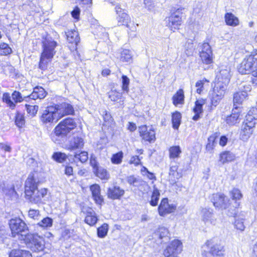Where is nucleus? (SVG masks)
I'll return each instance as SVG.
<instances>
[{"label":"nucleus","instance_id":"5","mask_svg":"<svg viewBox=\"0 0 257 257\" xmlns=\"http://www.w3.org/2000/svg\"><path fill=\"white\" fill-rule=\"evenodd\" d=\"M238 72L242 74L252 73L257 77V50L246 55L238 67Z\"/></svg>","mask_w":257,"mask_h":257},{"label":"nucleus","instance_id":"52","mask_svg":"<svg viewBox=\"0 0 257 257\" xmlns=\"http://www.w3.org/2000/svg\"><path fill=\"white\" fill-rule=\"evenodd\" d=\"M122 96V93L115 90H112L109 92V97L112 101H117Z\"/></svg>","mask_w":257,"mask_h":257},{"label":"nucleus","instance_id":"18","mask_svg":"<svg viewBox=\"0 0 257 257\" xmlns=\"http://www.w3.org/2000/svg\"><path fill=\"white\" fill-rule=\"evenodd\" d=\"M211 202L216 208H220L228 210L230 208V203L228 205L225 203V196L222 194H214L211 198Z\"/></svg>","mask_w":257,"mask_h":257},{"label":"nucleus","instance_id":"9","mask_svg":"<svg viewBox=\"0 0 257 257\" xmlns=\"http://www.w3.org/2000/svg\"><path fill=\"white\" fill-rule=\"evenodd\" d=\"M233 203H230V208L228 210L227 215L229 216H235L240 206L239 201L242 197L240 191L236 188L233 189L230 192Z\"/></svg>","mask_w":257,"mask_h":257},{"label":"nucleus","instance_id":"33","mask_svg":"<svg viewBox=\"0 0 257 257\" xmlns=\"http://www.w3.org/2000/svg\"><path fill=\"white\" fill-rule=\"evenodd\" d=\"M235 158V155L230 151H224L220 154L219 161L225 164L233 161Z\"/></svg>","mask_w":257,"mask_h":257},{"label":"nucleus","instance_id":"2","mask_svg":"<svg viewBox=\"0 0 257 257\" xmlns=\"http://www.w3.org/2000/svg\"><path fill=\"white\" fill-rule=\"evenodd\" d=\"M74 112L72 105L66 102L47 106L40 116L41 121L45 124L56 122L64 115L73 114Z\"/></svg>","mask_w":257,"mask_h":257},{"label":"nucleus","instance_id":"51","mask_svg":"<svg viewBox=\"0 0 257 257\" xmlns=\"http://www.w3.org/2000/svg\"><path fill=\"white\" fill-rule=\"evenodd\" d=\"M235 228L240 231H242L245 229V225L244 224V219L243 218H236L234 223Z\"/></svg>","mask_w":257,"mask_h":257},{"label":"nucleus","instance_id":"44","mask_svg":"<svg viewBox=\"0 0 257 257\" xmlns=\"http://www.w3.org/2000/svg\"><path fill=\"white\" fill-rule=\"evenodd\" d=\"M25 123V120L24 115L21 113H17L15 117L16 125L21 128L24 125Z\"/></svg>","mask_w":257,"mask_h":257},{"label":"nucleus","instance_id":"45","mask_svg":"<svg viewBox=\"0 0 257 257\" xmlns=\"http://www.w3.org/2000/svg\"><path fill=\"white\" fill-rule=\"evenodd\" d=\"M123 157V153L121 151L119 152L112 155L111 158V161L113 164H119L122 162Z\"/></svg>","mask_w":257,"mask_h":257},{"label":"nucleus","instance_id":"25","mask_svg":"<svg viewBox=\"0 0 257 257\" xmlns=\"http://www.w3.org/2000/svg\"><path fill=\"white\" fill-rule=\"evenodd\" d=\"M239 112L237 110V106H235L232 110V113L228 116L226 119V123L229 125H233L239 122Z\"/></svg>","mask_w":257,"mask_h":257},{"label":"nucleus","instance_id":"39","mask_svg":"<svg viewBox=\"0 0 257 257\" xmlns=\"http://www.w3.org/2000/svg\"><path fill=\"white\" fill-rule=\"evenodd\" d=\"M155 233L160 239L164 238L166 240H168L169 232L167 228L165 227H160Z\"/></svg>","mask_w":257,"mask_h":257},{"label":"nucleus","instance_id":"6","mask_svg":"<svg viewBox=\"0 0 257 257\" xmlns=\"http://www.w3.org/2000/svg\"><path fill=\"white\" fill-rule=\"evenodd\" d=\"M202 248L204 252H208L214 256H222L224 252V246L217 238H213L207 240Z\"/></svg>","mask_w":257,"mask_h":257},{"label":"nucleus","instance_id":"13","mask_svg":"<svg viewBox=\"0 0 257 257\" xmlns=\"http://www.w3.org/2000/svg\"><path fill=\"white\" fill-rule=\"evenodd\" d=\"M57 43L52 39H46L43 41V57H46L47 59H51L56 53L55 49Z\"/></svg>","mask_w":257,"mask_h":257},{"label":"nucleus","instance_id":"21","mask_svg":"<svg viewBox=\"0 0 257 257\" xmlns=\"http://www.w3.org/2000/svg\"><path fill=\"white\" fill-rule=\"evenodd\" d=\"M206 99L203 98L197 99L195 102V105L193 108V111L195 113L192 119L194 120H198L201 117V114L203 113V106L206 104Z\"/></svg>","mask_w":257,"mask_h":257},{"label":"nucleus","instance_id":"41","mask_svg":"<svg viewBox=\"0 0 257 257\" xmlns=\"http://www.w3.org/2000/svg\"><path fill=\"white\" fill-rule=\"evenodd\" d=\"M108 225L106 223L103 224L100 227L97 228V235L99 237H104L108 232Z\"/></svg>","mask_w":257,"mask_h":257},{"label":"nucleus","instance_id":"49","mask_svg":"<svg viewBox=\"0 0 257 257\" xmlns=\"http://www.w3.org/2000/svg\"><path fill=\"white\" fill-rule=\"evenodd\" d=\"M28 113L31 116H35L38 110L39 107L38 105H31L26 104L25 105Z\"/></svg>","mask_w":257,"mask_h":257},{"label":"nucleus","instance_id":"42","mask_svg":"<svg viewBox=\"0 0 257 257\" xmlns=\"http://www.w3.org/2000/svg\"><path fill=\"white\" fill-rule=\"evenodd\" d=\"M88 154L87 152L83 151L81 152L79 154H76L74 155V161H79L81 163H84L88 160Z\"/></svg>","mask_w":257,"mask_h":257},{"label":"nucleus","instance_id":"32","mask_svg":"<svg viewBox=\"0 0 257 257\" xmlns=\"http://www.w3.org/2000/svg\"><path fill=\"white\" fill-rule=\"evenodd\" d=\"M173 103L175 106L183 104L184 103V91L182 89H179L172 97Z\"/></svg>","mask_w":257,"mask_h":257},{"label":"nucleus","instance_id":"54","mask_svg":"<svg viewBox=\"0 0 257 257\" xmlns=\"http://www.w3.org/2000/svg\"><path fill=\"white\" fill-rule=\"evenodd\" d=\"M29 216L35 220H38L40 219V214L38 210L30 209L28 212Z\"/></svg>","mask_w":257,"mask_h":257},{"label":"nucleus","instance_id":"57","mask_svg":"<svg viewBox=\"0 0 257 257\" xmlns=\"http://www.w3.org/2000/svg\"><path fill=\"white\" fill-rule=\"evenodd\" d=\"M200 52H207L208 53H212L210 46L208 43H204L201 46V51Z\"/></svg>","mask_w":257,"mask_h":257},{"label":"nucleus","instance_id":"11","mask_svg":"<svg viewBox=\"0 0 257 257\" xmlns=\"http://www.w3.org/2000/svg\"><path fill=\"white\" fill-rule=\"evenodd\" d=\"M183 10L178 9L169 17L166 19L167 25L172 31H174L175 30L178 29L179 27L181 25Z\"/></svg>","mask_w":257,"mask_h":257},{"label":"nucleus","instance_id":"48","mask_svg":"<svg viewBox=\"0 0 257 257\" xmlns=\"http://www.w3.org/2000/svg\"><path fill=\"white\" fill-rule=\"evenodd\" d=\"M3 101L6 102L8 106L12 109H14L15 107V103L12 101L11 99L10 94L7 92H5L3 95Z\"/></svg>","mask_w":257,"mask_h":257},{"label":"nucleus","instance_id":"36","mask_svg":"<svg viewBox=\"0 0 257 257\" xmlns=\"http://www.w3.org/2000/svg\"><path fill=\"white\" fill-rule=\"evenodd\" d=\"M169 156L171 159L178 158L182 151L179 146H172L169 150Z\"/></svg>","mask_w":257,"mask_h":257},{"label":"nucleus","instance_id":"62","mask_svg":"<svg viewBox=\"0 0 257 257\" xmlns=\"http://www.w3.org/2000/svg\"><path fill=\"white\" fill-rule=\"evenodd\" d=\"M127 129L132 132H133L137 129V125L136 124L132 122H129L127 125Z\"/></svg>","mask_w":257,"mask_h":257},{"label":"nucleus","instance_id":"47","mask_svg":"<svg viewBox=\"0 0 257 257\" xmlns=\"http://www.w3.org/2000/svg\"><path fill=\"white\" fill-rule=\"evenodd\" d=\"M12 97L15 103L21 102L24 100H25V99L29 98V96L23 97L21 93L17 91H14L13 92L12 94Z\"/></svg>","mask_w":257,"mask_h":257},{"label":"nucleus","instance_id":"31","mask_svg":"<svg viewBox=\"0 0 257 257\" xmlns=\"http://www.w3.org/2000/svg\"><path fill=\"white\" fill-rule=\"evenodd\" d=\"M9 257H32L30 252L23 249H14L9 254Z\"/></svg>","mask_w":257,"mask_h":257},{"label":"nucleus","instance_id":"7","mask_svg":"<svg viewBox=\"0 0 257 257\" xmlns=\"http://www.w3.org/2000/svg\"><path fill=\"white\" fill-rule=\"evenodd\" d=\"M21 238L28 245L32 251L40 252L45 248V241L43 238L36 234L30 233L27 235H23Z\"/></svg>","mask_w":257,"mask_h":257},{"label":"nucleus","instance_id":"64","mask_svg":"<svg viewBox=\"0 0 257 257\" xmlns=\"http://www.w3.org/2000/svg\"><path fill=\"white\" fill-rule=\"evenodd\" d=\"M8 194L10 195L11 197H16L17 195V192L15 191V188L14 186L12 187L9 190L8 193H6V194Z\"/></svg>","mask_w":257,"mask_h":257},{"label":"nucleus","instance_id":"46","mask_svg":"<svg viewBox=\"0 0 257 257\" xmlns=\"http://www.w3.org/2000/svg\"><path fill=\"white\" fill-rule=\"evenodd\" d=\"M53 220L52 218L47 217L43 218L37 224L43 228L49 227L52 226Z\"/></svg>","mask_w":257,"mask_h":257},{"label":"nucleus","instance_id":"8","mask_svg":"<svg viewBox=\"0 0 257 257\" xmlns=\"http://www.w3.org/2000/svg\"><path fill=\"white\" fill-rule=\"evenodd\" d=\"M12 236L17 237L19 240H23L21 237L23 235L30 234L26 223L19 218L12 219L9 223Z\"/></svg>","mask_w":257,"mask_h":257},{"label":"nucleus","instance_id":"61","mask_svg":"<svg viewBox=\"0 0 257 257\" xmlns=\"http://www.w3.org/2000/svg\"><path fill=\"white\" fill-rule=\"evenodd\" d=\"M227 138L225 136H222L220 138L219 145L222 147H224L227 144Z\"/></svg>","mask_w":257,"mask_h":257},{"label":"nucleus","instance_id":"40","mask_svg":"<svg viewBox=\"0 0 257 257\" xmlns=\"http://www.w3.org/2000/svg\"><path fill=\"white\" fill-rule=\"evenodd\" d=\"M52 158L55 161L61 163L66 160L67 156L65 153L61 152H55L53 154Z\"/></svg>","mask_w":257,"mask_h":257},{"label":"nucleus","instance_id":"26","mask_svg":"<svg viewBox=\"0 0 257 257\" xmlns=\"http://www.w3.org/2000/svg\"><path fill=\"white\" fill-rule=\"evenodd\" d=\"M47 93L42 87L37 86L34 88L33 92L29 95L30 99L35 100L36 99H43L46 96Z\"/></svg>","mask_w":257,"mask_h":257},{"label":"nucleus","instance_id":"22","mask_svg":"<svg viewBox=\"0 0 257 257\" xmlns=\"http://www.w3.org/2000/svg\"><path fill=\"white\" fill-rule=\"evenodd\" d=\"M124 190L118 186H113L108 189V197L111 199H120L124 195Z\"/></svg>","mask_w":257,"mask_h":257},{"label":"nucleus","instance_id":"1","mask_svg":"<svg viewBox=\"0 0 257 257\" xmlns=\"http://www.w3.org/2000/svg\"><path fill=\"white\" fill-rule=\"evenodd\" d=\"M41 174L37 172L30 173L25 184L26 198L35 204L45 203L49 197L46 188L38 189V185L43 181Z\"/></svg>","mask_w":257,"mask_h":257},{"label":"nucleus","instance_id":"10","mask_svg":"<svg viewBox=\"0 0 257 257\" xmlns=\"http://www.w3.org/2000/svg\"><path fill=\"white\" fill-rule=\"evenodd\" d=\"M227 89V85L220 82H215L211 98V105L216 106L223 98Z\"/></svg>","mask_w":257,"mask_h":257},{"label":"nucleus","instance_id":"23","mask_svg":"<svg viewBox=\"0 0 257 257\" xmlns=\"http://www.w3.org/2000/svg\"><path fill=\"white\" fill-rule=\"evenodd\" d=\"M84 146L83 139L79 137H74L69 141L67 148L70 151L81 149Z\"/></svg>","mask_w":257,"mask_h":257},{"label":"nucleus","instance_id":"28","mask_svg":"<svg viewBox=\"0 0 257 257\" xmlns=\"http://www.w3.org/2000/svg\"><path fill=\"white\" fill-rule=\"evenodd\" d=\"M94 173L96 176L102 180H107L109 178V174L106 169L99 167L97 164L94 165Z\"/></svg>","mask_w":257,"mask_h":257},{"label":"nucleus","instance_id":"63","mask_svg":"<svg viewBox=\"0 0 257 257\" xmlns=\"http://www.w3.org/2000/svg\"><path fill=\"white\" fill-rule=\"evenodd\" d=\"M65 173L68 176H70L73 174V168L70 166H66L65 169Z\"/></svg>","mask_w":257,"mask_h":257},{"label":"nucleus","instance_id":"16","mask_svg":"<svg viewBox=\"0 0 257 257\" xmlns=\"http://www.w3.org/2000/svg\"><path fill=\"white\" fill-rule=\"evenodd\" d=\"M230 68L227 66H221L219 67V71L216 75V82H220L227 85L230 78Z\"/></svg>","mask_w":257,"mask_h":257},{"label":"nucleus","instance_id":"43","mask_svg":"<svg viewBox=\"0 0 257 257\" xmlns=\"http://www.w3.org/2000/svg\"><path fill=\"white\" fill-rule=\"evenodd\" d=\"M12 52V49L9 47V45L7 43H2L0 45V55H7Z\"/></svg>","mask_w":257,"mask_h":257},{"label":"nucleus","instance_id":"59","mask_svg":"<svg viewBox=\"0 0 257 257\" xmlns=\"http://www.w3.org/2000/svg\"><path fill=\"white\" fill-rule=\"evenodd\" d=\"M144 3L146 8L150 11L153 10L154 7L153 0H144Z\"/></svg>","mask_w":257,"mask_h":257},{"label":"nucleus","instance_id":"35","mask_svg":"<svg viewBox=\"0 0 257 257\" xmlns=\"http://www.w3.org/2000/svg\"><path fill=\"white\" fill-rule=\"evenodd\" d=\"M120 60L122 62H131L132 61V54L130 50L123 49L121 52Z\"/></svg>","mask_w":257,"mask_h":257},{"label":"nucleus","instance_id":"27","mask_svg":"<svg viewBox=\"0 0 257 257\" xmlns=\"http://www.w3.org/2000/svg\"><path fill=\"white\" fill-rule=\"evenodd\" d=\"M224 20L226 24L229 26L236 27L239 24L238 18L231 13H226L224 15Z\"/></svg>","mask_w":257,"mask_h":257},{"label":"nucleus","instance_id":"30","mask_svg":"<svg viewBox=\"0 0 257 257\" xmlns=\"http://www.w3.org/2000/svg\"><path fill=\"white\" fill-rule=\"evenodd\" d=\"M97 220L98 218L94 211L91 208L89 209L85 218V223L90 226H93L96 223Z\"/></svg>","mask_w":257,"mask_h":257},{"label":"nucleus","instance_id":"60","mask_svg":"<svg viewBox=\"0 0 257 257\" xmlns=\"http://www.w3.org/2000/svg\"><path fill=\"white\" fill-rule=\"evenodd\" d=\"M130 164H134L135 165H138L140 164V159L138 156H133L130 161Z\"/></svg>","mask_w":257,"mask_h":257},{"label":"nucleus","instance_id":"4","mask_svg":"<svg viewBox=\"0 0 257 257\" xmlns=\"http://www.w3.org/2000/svg\"><path fill=\"white\" fill-rule=\"evenodd\" d=\"M257 120V108H251L246 115V119L242 123L240 131V139L246 141L251 136L253 127Z\"/></svg>","mask_w":257,"mask_h":257},{"label":"nucleus","instance_id":"58","mask_svg":"<svg viewBox=\"0 0 257 257\" xmlns=\"http://www.w3.org/2000/svg\"><path fill=\"white\" fill-rule=\"evenodd\" d=\"M73 232V229L65 228L62 232V236L65 238H69L71 237Z\"/></svg>","mask_w":257,"mask_h":257},{"label":"nucleus","instance_id":"19","mask_svg":"<svg viewBox=\"0 0 257 257\" xmlns=\"http://www.w3.org/2000/svg\"><path fill=\"white\" fill-rule=\"evenodd\" d=\"M176 210V206L173 204L168 203V198H163L158 207V211L159 215L162 216L166 215L167 214L173 212Z\"/></svg>","mask_w":257,"mask_h":257},{"label":"nucleus","instance_id":"14","mask_svg":"<svg viewBox=\"0 0 257 257\" xmlns=\"http://www.w3.org/2000/svg\"><path fill=\"white\" fill-rule=\"evenodd\" d=\"M182 250V242L178 239H175L167 246L164 250V254L166 257H176Z\"/></svg>","mask_w":257,"mask_h":257},{"label":"nucleus","instance_id":"55","mask_svg":"<svg viewBox=\"0 0 257 257\" xmlns=\"http://www.w3.org/2000/svg\"><path fill=\"white\" fill-rule=\"evenodd\" d=\"M46 57H43L41 55L39 63V68L42 70H45L47 68V64L48 63Z\"/></svg>","mask_w":257,"mask_h":257},{"label":"nucleus","instance_id":"34","mask_svg":"<svg viewBox=\"0 0 257 257\" xmlns=\"http://www.w3.org/2000/svg\"><path fill=\"white\" fill-rule=\"evenodd\" d=\"M181 120V114L176 111L173 113L172 115V122L173 127L174 129H178L180 125Z\"/></svg>","mask_w":257,"mask_h":257},{"label":"nucleus","instance_id":"3","mask_svg":"<svg viewBox=\"0 0 257 257\" xmlns=\"http://www.w3.org/2000/svg\"><path fill=\"white\" fill-rule=\"evenodd\" d=\"M77 126L74 119L68 117L61 121L55 127L51 135V139L56 144L64 142L67 135Z\"/></svg>","mask_w":257,"mask_h":257},{"label":"nucleus","instance_id":"37","mask_svg":"<svg viewBox=\"0 0 257 257\" xmlns=\"http://www.w3.org/2000/svg\"><path fill=\"white\" fill-rule=\"evenodd\" d=\"M200 57L202 62L206 64H210L213 62V54L200 52Z\"/></svg>","mask_w":257,"mask_h":257},{"label":"nucleus","instance_id":"50","mask_svg":"<svg viewBox=\"0 0 257 257\" xmlns=\"http://www.w3.org/2000/svg\"><path fill=\"white\" fill-rule=\"evenodd\" d=\"M208 82V81L206 79H204L202 80H199L197 81L195 84V87H196V92L200 94L202 93L204 89V83Z\"/></svg>","mask_w":257,"mask_h":257},{"label":"nucleus","instance_id":"56","mask_svg":"<svg viewBox=\"0 0 257 257\" xmlns=\"http://www.w3.org/2000/svg\"><path fill=\"white\" fill-rule=\"evenodd\" d=\"M80 13V10L79 8L77 7H76L71 12V16L74 19L78 21L79 19Z\"/></svg>","mask_w":257,"mask_h":257},{"label":"nucleus","instance_id":"53","mask_svg":"<svg viewBox=\"0 0 257 257\" xmlns=\"http://www.w3.org/2000/svg\"><path fill=\"white\" fill-rule=\"evenodd\" d=\"M122 89L123 91L127 93L129 91L128 85L130 84V79L126 76L123 75L122 76Z\"/></svg>","mask_w":257,"mask_h":257},{"label":"nucleus","instance_id":"12","mask_svg":"<svg viewBox=\"0 0 257 257\" xmlns=\"http://www.w3.org/2000/svg\"><path fill=\"white\" fill-rule=\"evenodd\" d=\"M140 136L143 141L153 143L156 141L155 131L152 126L143 125L139 127Z\"/></svg>","mask_w":257,"mask_h":257},{"label":"nucleus","instance_id":"17","mask_svg":"<svg viewBox=\"0 0 257 257\" xmlns=\"http://www.w3.org/2000/svg\"><path fill=\"white\" fill-rule=\"evenodd\" d=\"M115 10L116 14L118 15L117 17L118 25L125 26L127 28H128V23L131 22L130 16L125 11L121 9L118 5L115 6Z\"/></svg>","mask_w":257,"mask_h":257},{"label":"nucleus","instance_id":"15","mask_svg":"<svg viewBox=\"0 0 257 257\" xmlns=\"http://www.w3.org/2000/svg\"><path fill=\"white\" fill-rule=\"evenodd\" d=\"M251 86L249 84L242 85L239 87L240 91L237 92L233 95L234 106H237L236 104H239L247 96V92L251 90Z\"/></svg>","mask_w":257,"mask_h":257},{"label":"nucleus","instance_id":"38","mask_svg":"<svg viewBox=\"0 0 257 257\" xmlns=\"http://www.w3.org/2000/svg\"><path fill=\"white\" fill-rule=\"evenodd\" d=\"M160 193L159 190L154 187L153 192L151 196V200L150 201V204L153 206H156L158 205L159 200Z\"/></svg>","mask_w":257,"mask_h":257},{"label":"nucleus","instance_id":"24","mask_svg":"<svg viewBox=\"0 0 257 257\" xmlns=\"http://www.w3.org/2000/svg\"><path fill=\"white\" fill-rule=\"evenodd\" d=\"M90 190L95 203L99 205L101 204L103 199L100 195V186L97 184H93L90 186Z\"/></svg>","mask_w":257,"mask_h":257},{"label":"nucleus","instance_id":"20","mask_svg":"<svg viewBox=\"0 0 257 257\" xmlns=\"http://www.w3.org/2000/svg\"><path fill=\"white\" fill-rule=\"evenodd\" d=\"M202 221L207 226L214 225L216 222V218L214 216L212 209L204 208L202 210Z\"/></svg>","mask_w":257,"mask_h":257},{"label":"nucleus","instance_id":"29","mask_svg":"<svg viewBox=\"0 0 257 257\" xmlns=\"http://www.w3.org/2000/svg\"><path fill=\"white\" fill-rule=\"evenodd\" d=\"M67 36V39L69 43L72 44H74L75 46V49H76V46L79 42L80 38L78 36V32L74 31H68L66 33Z\"/></svg>","mask_w":257,"mask_h":257}]
</instances>
